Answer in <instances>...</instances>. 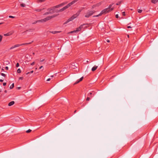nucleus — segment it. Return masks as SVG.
Returning a JSON list of instances; mask_svg holds the SVG:
<instances>
[{"label":"nucleus","mask_w":158,"mask_h":158,"mask_svg":"<svg viewBox=\"0 0 158 158\" xmlns=\"http://www.w3.org/2000/svg\"><path fill=\"white\" fill-rule=\"evenodd\" d=\"M84 7H81L77 12V13L74 14L71 18L69 19L67 21L65 22L64 24H66L69 21H72L74 19L76 18L77 17H78L80 15V13L81 11L83 10V9H84Z\"/></svg>","instance_id":"f257e3e1"},{"label":"nucleus","mask_w":158,"mask_h":158,"mask_svg":"<svg viewBox=\"0 0 158 158\" xmlns=\"http://www.w3.org/2000/svg\"><path fill=\"white\" fill-rule=\"evenodd\" d=\"M56 15H53L51 16H48L45 18H44L43 19H42L40 20H37L34 23H33L32 24H35L37 23L38 22H44L47 21L48 20L51 19L52 18H54L55 17Z\"/></svg>","instance_id":"f03ea898"},{"label":"nucleus","mask_w":158,"mask_h":158,"mask_svg":"<svg viewBox=\"0 0 158 158\" xmlns=\"http://www.w3.org/2000/svg\"><path fill=\"white\" fill-rule=\"evenodd\" d=\"M79 0H74L73 1L69 3L67 5L64 6L62 8L60 9L59 10V12H61L65 10L67 8H68L69 7L71 6V5L74 4L75 3L77 2Z\"/></svg>","instance_id":"7ed1b4c3"},{"label":"nucleus","mask_w":158,"mask_h":158,"mask_svg":"<svg viewBox=\"0 0 158 158\" xmlns=\"http://www.w3.org/2000/svg\"><path fill=\"white\" fill-rule=\"evenodd\" d=\"M113 4V3L110 4L108 8L105 9L103 10H105V13L106 14L107 13L110 12L114 10V7L111 8V7Z\"/></svg>","instance_id":"20e7f679"},{"label":"nucleus","mask_w":158,"mask_h":158,"mask_svg":"<svg viewBox=\"0 0 158 158\" xmlns=\"http://www.w3.org/2000/svg\"><path fill=\"white\" fill-rule=\"evenodd\" d=\"M95 12V10H88V12L85 14V17L88 18L92 15Z\"/></svg>","instance_id":"39448f33"},{"label":"nucleus","mask_w":158,"mask_h":158,"mask_svg":"<svg viewBox=\"0 0 158 158\" xmlns=\"http://www.w3.org/2000/svg\"><path fill=\"white\" fill-rule=\"evenodd\" d=\"M54 7H52L50 8H49L48 9V12H46L44 14V15H47L54 12Z\"/></svg>","instance_id":"423d86ee"},{"label":"nucleus","mask_w":158,"mask_h":158,"mask_svg":"<svg viewBox=\"0 0 158 158\" xmlns=\"http://www.w3.org/2000/svg\"><path fill=\"white\" fill-rule=\"evenodd\" d=\"M96 94V92L94 91H91L88 94V96L91 98L93 97Z\"/></svg>","instance_id":"0eeeda50"},{"label":"nucleus","mask_w":158,"mask_h":158,"mask_svg":"<svg viewBox=\"0 0 158 158\" xmlns=\"http://www.w3.org/2000/svg\"><path fill=\"white\" fill-rule=\"evenodd\" d=\"M105 10H102L101 11V13L99 14H98L97 15H94V16H93V17H98L99 16H100L102 15L103 14H105L106 13H105Z\"/></svg>","instance_id":"6e6552de"},{"label":"nucleus","mask_w":158,"mask_h":158,"mask_svg":"<svg viewBox=\"0 0 158 158\" xmlns=\"http://www.w3.org/2000/svg\"><path fill=\"white\" fill-rule=\"evenodd\" d=\"M84 25V24L81 25L79 27L76 28V31L77 32L81 30V29L83 28V26Z\"/></svg>","instance_id":"1a4fd4ad"},{"label":"nucleus","mask_w":158,"mask_h":158,"mask_svg":"<svg viewBox=\"0 0 158 158\" xmlns=\"http://www.w3.org/2000/svg\"><path fill=\"white\" fill-rule=\"evenodd\" d=\"M34 29H30L29 30H26L24 32L26 34H27L28 32H32L34 31Z\"/></svg>","instance_id":"9d476101"},{"label":"nucleus","mask_w":158,"mask_h":158,"mask_svg":"<svg viewBox=\"0 0 158 158\" xmlns=\"http://www.w3.org/2000/svg\"><path fill=\"white\" fill-rule=\"evenodd\" d=\"M98 68V66L95 65L92 68L91 70L92 71H95Z\"/></svg>","instance_id":"9b49d317"},{"label":"nucleus","mask_w":158,"mask_h":158,"mask_svg":"<svg viewBox=\"0 0 158 158\" xmlns=\"http://www.w3.org/2000/svg\"><path fill=\"white\" fill-rule=\"evenodd\" d=\"M12 33L9 32L7 33L6 34H4V36H9L11 35L12 34Z\"/></svg>","instance_id":"f8f14e48"},{"label":"nucleus","mask_w":158,"mask_h":158,"mask_svg":"<svg viewBox=\"0 0 158 158\" xmlns=\"http://www.w3.org/2000/svg\"><path fill=\"white\" fill-rule=\"evenodd\" d=\"M71 67L73 69H75L76 68H77V66H76L75 65V64L74 63H73L71 65Z\"/></svg>","instance_id":"ddd939ff"},{"label":"nucleus","mask_w":158,"mask_h":158,"mask_svg":"<svg viewBox=\"0 0 158 158\" xmlns=\"http://www.w3.org/2000/svg\"><path fill=\"white\" fill-rule=\"evenodd\" d=\"M64 4H65V3H62L61 4H60L59 5H56L54 7V8H58L59 7H60L61 6L64 5Z\"/></svg>","instance_id":"4468645a"},{"label":"nucleus","mask_w":158,"mask_h":158,"mask_svg":"<svg viewBox=\"0 0 158 158\" xmlns=\"http://www.w3.org/2000/svg\"><path fill=\"white\" fill-rule=\"evenodd\" d=\"M15 103V102L13 101H11L9 102L8 104V106H11L13 105H14Z\"/></svg>","instance_id":"2eb2a0df"},{"label":"nucleus","mask_w":158,"mask_h":158,"mask_svg":"<svg viewBox=\"0 0 158 158\" xmlns=\"http://www.w3.org/2000/svg\"><path fill=\"white\" fill-rule=\"evenodd\" d=\"M33 42V41H32L31 42H30V43H25L21 44V46H22V45L29 44H31Z\"/></svg>","instance_id":"dca6fc26"},{"label":"nucleus","mask_w":158,"mask_h":158,"mask_svg":"<svg viewBox=\"0 0 158 158\" xmlns=\"http://www.w3.org/2000/svg\"><path fill=\"white\" fill-rule=\"evenodd\" d=\"M44 8H43L42 9H35V11L37 12H40Z\"/></svg>","instance_id":"f3484780"},{"label":"nucleus","mask_w":158,"mask_h":158,"mask_svg":"<svg viewBox=\"0 0 158 158\" xmlns=\"http://www.w3.org/2000/svg\"><path fill=\"white\" fill-rule=\"evenodd\" d=\"M152 2L154 4H155L158 2V0H151Z\"/></svg>","instance_id":"a211bd4d"},{"label":"nucleus","mask_w":158,"mask_h":158,"mask_svg":"<svg viewBox=\"0 0 158 158\" xmlns=\"http://www.w3.org/2000/svg\"><path fill=\"white\" fill-rule=\"evenodd\" d=\"M60 31H50V32L51 33H52V34H56V33H59L60 32Z\"/></svg>","instance_id":"6ab92c4d"},{"label":"nucleus","mask_w":158,"mask_h":158,"mask_svg":"<svg viewBox=\"0 0 158 158\" xmlns=\"http://www.w3.org/2000/svg\"><path fill=\"white\" fill-rule=\"evenodd\" d=\"M14 86V83H13L10 86V88L11 89H13Z\"/></svg>","instance_id":"aec40b11"},{"label":"nucleus","mask_w":158,"mask_h":158,"mask_svg":"<svg viewBox=\"0 0 158 158\" xmlns=\"http://www.w3.org/2000/svg\"><path fill=\"white\" fill-rule=\"evenodd\" d=\"M33 73V71L32 70L30 72H28L26 73V75H28L30 73Z\"/></svg>","instance_id":"412c9836"},{"label":"nucleus","mask_w":158,"mask_h":158,"mask_svg":"<svg viewBox=\"0 0 158 158\" xmlns=\"http://www.w3.org/2000/svg\"><path fill=\"white\" fill-rule=\"evenodd\" d=\"M15 48L19 47L20 46H21V44H17L15 45Z\"/></svg>","instance_id":"4be33fe9"},{"label":"nucleus","mask_w":158,"mask_h":158,"mask_svg":"<svg viewBox=\"0 0 158 158\" xmlns=\"http://www.w3.org/2000/svg\"><path fill=\"white\" fill-rule=\"evenodd\" d=\"M17 72L18 73H20L21 72V70L20 69H18Z\"/></svg>","instance_id":"5701e85b"},{"label":"nucleus","mask_w":158,"mask_h":158,"mask_svg":"<svg viewBox=\"0 0 158 158\" xmlns=\"http://www.w3.org/2000/svg\"><path fill=\"white\" fill-rule=\"evenodd\" d=\"M77 32L76 30L71 31V32H70V33H77Z\"/></svg>","instance_id":"b1692460"},{"label":"nucleus","mask_w":158,"mask_h":158,"mask_svg":"<svg viewBox=\"0 0 158 158\" xmlns=\"http://www.w3.org/2000/svg\"><path fill=\"white\" fill-rule=\"evenodd\" d=\"M25 4L23 3H22L20 4V6L22 7H24L25 6Z\"/></svg>","instance_id":"393cba45"},{"label":"nucleus","mask_w":158,"mask_h":158,"mask_svg":"<svg viewBox=\"0 0 158 158\" xmlns=\"http://www.w3.org/2000/svg\"><path fill=\"white\" fill-rule=\"evenodd\" d=\"M31 131V130L30 129H28L26 131V132L27 133H30Z\"/></svg>","instance_id":"a878e982"},{"label":"nucleus","mask_w":158,"mask_h":158,"mask_svg":"<svg viewBox=\"0 0 158 158\" xmlns=\"http://www.w3.org/2000/svg\"><path fill=\"white\" fill-rule=\"evenodd\" d=\"M142 11V10H141L138 9V12L139 13H141Z\"/></svg>","instance_id":"bb28decb"},{"label":"nucleus","mask_w":158,"mask_h":158,"mask_svg":"<svg viewBox=\"0 0 158 158\" xmlns=\"http://www.w3.org/2000/svg\"><path fill=\"white\" fill-rule=\"evenodd\" d=\"M2 36L1 35H0V43L2 40Z\"/></svg>","instance_id":"cd10ccee"},{"label":"nucleus","mask_w":158,"mask_h":158,"mask_svg":"<svg viewBox=\"0 0 158 158\" xmlns=\"http://www.w3.org/2000/svg\"><path fill=\"white\" fill-rule=\"evenodd\" d=\"M122 1H120L118 2V3H117L116 4V5H119L121 3V2Z\"/></svg>","instance_id":"c85d7f7f"},{"label":"nucleus","mask_w":158,"mask_h":158,"mask_svg":"<svg viewBox=\"0 0 158 158\" xmlns=\"http://www.w3.org/2000/svg\"><path fill=\"white\" fill-rule=\"evenodd\" d=\"M15 45H14V46H13L12 47H10V50H11L15 48Z\"/></svg>","instance_id":"c756f323"},{"label":"nucleus","mask_w":158,"mask_h":158,"mask_svg":"<svg viewBox=\"0 0 158 158\" xmlns=\"http://www.w3.org/2000/svg\"><path fill=\"white\" fill-rule=\"evenodd\" d=\"M90 97H88H88H87V98H86V100L87 101H89L90 100Z\"/></svg>","instance_id":"7c9ffc66"},{"label":"nucleus","mask_w":158,"mask_h":158,"mask_svg":"<svg viewBox=\"0 0 158 158\" xmlns=\"http://www.w3.org/2000/svg\"><path fill=\"white\" fill-rule=\"evenodd\" d=\"M80 82V81H79V80H78L74 83V84H76Z\"/></svg>","instance_id":"2f4dec72"},{"label":"nucleus","mask_w":158,"mask_h":158,"mask_svg":"<svg viewBox=\"0 0 158 158\" xmlns=\"http://www.w3.org/2000/svg\"><path fill=\"white\" fill-rule=\"evenodd\" d=\"M80 82V81H79V80H78L74 83V84H76Z\"/></svg>","instance_id":"473e14b6"},{"label":"nucleus","mask_w":158,"mask_h":158,"mask_svg":"<svg viewBox=\"0 0 158 158\" xmlns=\"http://www.w3.org/2000/svg\"><path fill=\"white\" fill-rule=\"evenodd\" d=\"M1 75L2 76H3L4 77L6 76V75L5 74L3 73H1Z\"/></svg>","instance_id":"72a5a7b5"},{"label":"nucleus","mask_w":158,"mask_h":158,"mask_svg":"<svg viewBox=\"0 0 158 158\" xmlns=\"http://www.w3.org/2000/svg\"><path fill=\"white\" fill-rule=\"evenodd\" d=\"M101 4V2H100V3H97V4H96V6H100Z\"/></svg>","instance_id":"f704fd0d"},{"label":"nucleus","mask_w":158,"mask_h":158,"mask_svg":"<svg viewBox=\"0 0 158 158\" xmlns=\"http://www.w3.org/2000/svg\"><path fill=\"white\" fill-rule=\"evenodd\" d=\"M9 18H15V17L10 15V16H9Z\"/></svg>","instance_id":"c9c22d12"},{"label":"nucleus","mask_w":158,"mask_h":158,"mask_svg":"<svg viewBox=\"0 0 158 158\" xmlns=\"http://www.w3.org/2000/svg\"><path fill=\"white\" fill-rule=\"evenodd\" d=\"M19 66V64L18 63H17L16 64V67H18Z\"/></svg>","instance_id":"e433bc0d"},{"label":"nucleus","mask_w":158,"mask_h":158,"mask_svg":"<svg viewBox=\"0 0 158 158\" xmlns=\"http://www.w3.org/2000/svg\"><path fill=\"white\" fill-rule=\"evenodd\" d=\"M83 78V77H81L79 80V81H81L82 80Z\"/></svg>","instance_id":"4c0bfd02"},{"label":"nucleus","mask_w":158,"mask_h":158,"mask_svg":"<svg viewBox=\"0 0 158 158\" xmlns=\"http://www.w3.org/2000/svg\"><path fill=\"white\" fill-rule=\"evenodd\" d=\"M23 77H20L19 78V80H23Z\"/></svg>","instance_id":"58836bf2"},{"label":"nucleus","mask_w":158,"mask_h":158,"mask_svg":"<svg viewBox=\"0 0 158 158\" xmlns=\"http://www.w3.org/2000/svg\"><path fill=\"white\" fill-rule=\"evenodd\" d=\"M35 64V62H33L31 64V65H34V64Z\"/></svg>","instance_id":"ea45409f"},{"label":"nucleus","mask_w":158,"mask_h":158,"mask_svg":"<svg viewBox=\"0 0 158 158\" xmlns=\"http://www.w3.org/2000/svg\"><path fill=\"white\" fill-rule=\"evenodd\" d=\"M122 15H123V16H125V12H122Z\"/></svg>","instance_id":"a19ab883"},{"label":"nucleus","mask_w":158,"mask_h":158,"mask_svg":"<svg viewBox=\"0 0 158 158\" xmlns=\"http://www.w3.org/2000/svg\"><path fill=\"white\" fill-rule=\"evenodd\" d=\"M96 6V5H93L92 6V7L93 8H94Z\"/></svg>","instance_id":"79ce46f5"},{"label":"nucleus","mask_w":158,"mask_h":158,"mask_svg":"<svg viewBox=\"0 0 158 158\" xmlns=\"http://www.w3.org/2000/svg\"><path fill=\"white\" fill-rule=\"evenodd\" d=\"M118 15L117 14V15H115V17L116 18H118Z\"/></svg>","instance_id":"37998d69"},{"label":"nucleus","mask_w":158,"mask_h":158,"mask_svg":"<svg viewBox=\"0 0 158 158\" xmlns=\"http://www.w3.org/2000/svg\"><path fill=\"white\" fill-rule=\"evenodd\" d=\"M6 82H4L3 83V86H5L6 85Z\"/></svg>","instance_id":"c03bdc74"},{"label":"nucleus","mask_w":158,"mask_h":158,"mask_svg":"<svg viewBox=\"0 0 158 158\" xmlns=\"http://www.w3.org/2000/svg\"><path fill=\"white\" fill-rule=\"evenodd\" d=\"M5 69L6 70H8V67L7 66L5 67Z\"/></svg>","instance_id":"a18cd8bd"},{"label":"nucleus","mask_w":158,"mask_h":158,"mask_svg":"<svg viewBox=\"0 0 158 158\" xmlns=\"http://www.w3.org/2000/svg\"><path fill=\"white\" fill-rule=\"evenodd\" d=\"M44 1H45V0H39V1L40 2H44Z\"/></svg>","instance_id":"49530a36"},{"label":"nucleus","mask_w":158,"mask_h":158,"mask_svg":"<svg viewBox=\"0 0 158 158\" xmlns=\"http://www.w3.org/2000/svg\"><path fill=\"white\" fill-rule=\"evenodd\" d=\"M106 41L108 43H109L110 42V41L109 40H106Z\"/></svg>","instance_id":"de8ad7c7"},{"label":"nucleus","mask_w":158,"mask_h":158,"mask_svg":"<svg viewBox=\"0 0 158 158\" xmlns=\"http://www.w3.org/2000/svg\"><path fill=\"white\" fill-rule=\"evenodd\" d=\"M50 80H51L50 78H48L47 80V81H50Z\"/></svg>","instance_id":"09e8293b"},{"label":"nucleus","mask_w":158,"mask_h":158,"mask_svg":"<svg viewBox=\"0 0 158 158\" xmlns=\"http://www.w3.org/2000/svg\"><path fill=\"white\" fill-rule=\"evenodd\" d=\"M42 68H43V66H41L40 68H39V69H41Z\"/></svg>","instance_id":"8fccbe9b"},{"label":"nucleus","mask_w":158,"mask_h":158,"mask_svg":"<svg viewBox=\"0 0 158 158\" xmlns=\"http://www.w3.org/2000/svg\"><path fill=\"white\" fill-rule=\"evenodd\" d=\"M3 80L2 79H0V82H2L3 81Z\"/></svg>","instance_id":"3c124183"},{"label":"nucleus","mask_w":158,"mask_h":158,"mask_svg":"<svg viewBox=\"0 0 158 158\" xmlns=\"http://www.w3.org/2000/svg\"><path fill=\"white\" fill-rule=\"evenodd\" d=\"M127 28H131V27L130 26H128L127 27Z\"/></svg>","instance_id":"603ef678"},{"label":"nucleus","mask_w":158,"mask_h":158,"mask_svg":"<svg viewBox=\"0 0 158 158\" xmlns=\"http://www.w3.org/2000/svg\"><path fill=\"white\" fill-rule=\"evenodd\" d=\"M4 92H5V93H6L7 92V90H5L4 91Z\"/></svg>","instance_id":"864d4df0"},{"label":"nucleus","mask_w":158,"mask_h":158,"mask_svg":"<svg viewBox=\"0 0 158 158\" xmlns=\"http://www.w3.org/2000/svg\"><path fill=\"white\" fill-rule=\"evenodd\" d=\"M18 89H20L21 88V87H17Z\"/></svg>","instance_id":"5fc2aeb1"},{"label":"nucleus","mask_w":158,"mask_h":158,"mask_svg":"<svg viewBox=\"0 0 158 158\" xmlns=\"http://www.w3.org/2000/svg\"><path fill=\"white\" fill-rule=\"evenodd\" d=\"M44 60V59L43 60H40V62H43Z\"/></svg>","instance_id":"6e6d98bb"},{"label":"nucleus","mask_w":158,"mask_h":158,"mask_svg":"<svg viewBox=\"0 0 158 158\" xmlns=\"http://www.w3.org/2000/svg\"><path fill=\"white\" fill-rule=\"evenodd\" d=\"M3 23H0V25L1 24H3Z\"/></svg>","instance_id":"4d7b16f0"},{"label":"nucleus","mask_w":158,"mask_h":158,"mask_svg":"<svg viewBox=\"0 0 158 158\" xmlns=\"http://www.w3.org/2000/svg\"><path fill=\"white\" fill-rule=\"evenodd\" d=\"M127 37H128V38H129V35H127Z\"/></svg>","instance_id":"13d9d810"},{"label":"nucleus","mask_w":158,"mask_h":158,"mask_svg":"<svg viewBox=\"0 0 158 158\" xmlns=\"http://www.w3.org/2000/svg\"><path fill=\"white\" fill-rule=\"evenodd\" d=\"M51 77H53V75H52V76H51Z\"/></svg>","instance_id":"bf43d9fd"},{"label":"nucleus","mask_w":158,"mask_h":158,"mask_svg":"<svg viewBox=\"0 0 158 158\" xmlns=\"http://www.w3.org/2000/svg\"><path fill=\"white\" fill-rule=\"evenodd\" d=\"M76 110H75V111H74V113H76Z\"/></svg>","instance_id":"052dcab7"},{"label":"nucleus","mask_w":158,"mask_h":158,"mask_svg":"<svg viewBox=\"0 0 158 158\" xmlns=\"http://www.w3.org/2000/svg\"><path fill=\"white\" fill-rule=\"evenodd\" d=\"M3 70V69H2V70Z\"/></svg>","instance_id":"680f3d73"},{"label":"nucleus","mask_w":158,"mask_h":158,"mask_svg":"<svg viewBox=\"0 0 158 158\" xmlns=\"http://www.w3.org/2000/svg\"><path fill=\"white\" fill-rule=\"evenodd\" d=\"M1 92V91L0 90V92Z\"/></svg>","instance_id":"e2e57ef3"}]
</instances>
